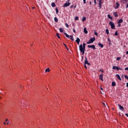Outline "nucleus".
<instances>
[{
	"label": "nucleus",
	"instance_id": "obj_10",
	"mask_svg": "<svg viewBox=\"0 0 128 128\" xmlns=\"http://www.w3.org/2000/svg\"><path fill=\"white\" fill-rule=\"evenodd\" d=\"M76 42H77V44H80V38H77L76 40Z\"/></svg>",
	"mask_w": 128,
	"mask_h": 128
},
{
	"label": "nucleus",
	"instance_id": "obj_23",
	"mask_svg": "<svg viewBox=\"0 0 128 128\" xmlns=\"http://www.w3.org/2000/svg\"><path fill=\"white\" fill-rule=\"evenodd\" d=\"M51 6H52V8H54V6H56V3L52 2V3Z\"/></svg>",
	"mask_w": 128,
	"mask_h": 128
},
{
	"label": "nucleus",
	"instance_id": "obj_62",
	"mask_svg": "<svg viewBox=\"0 0 128 128\" xmlns=\"http://www.w3.org/2000/svg\"><path fill=\"white\" fill-rule=\"evenodd\" d=\"M125 56L124 55V56Z\"/></svg>",
	"mask_w": 128,
	"mask_h": 128
},
{
	"label": "nucleus",
	"instance_id": "obj_44",
	"mask_svg": "<svg viewBox=\"0 0 128 128\" xmlns=\"http://www.w3.org/2000/svg\"><path fill=\"white\" fill-rule=\"evenodd\" d=\"M84 66L85 68H88V67H86V64H84Z\"/></svg>",
	"mask_w": 128,
	"mask_h": 128
},
{
	"label": "nucleus",
	"instance_id": "obj_51",
	"mask_svg": "<svg viewBox=\"0 0 128 128\" xmlns=\"http://www.w3.org/2000/svg\"><path fill=\"white\" fill-rule=\"evenodd\" d=\"M100 90H104V88H102V86H100Z\"/></svg>",
	"mask_w": 128,
	"mask_h": 128
},
{
	"label": "nucleus",
	"instance_id": "obj_53",
	"mask_svg": "<svg viewBox=\"0 0 128 128\" xmlns=\"http://www.w3.org/2000/svg\"><path fill=\"white\" fill-rule=\"evenodd\" d=\"M121 78H124V75H122V76H121Z\"/></svg>",
	"mask_w": 128,
	"mask_h": 128
},
{
	"label": "nucleus",
	"instance_id": "obj_30",
	"mask_svg": "<svg viewBox=\"0 0 128 128\" xmlns=\"http://www.w3.org/2000/svg\"><path fill=\"white\" fill-rule=\"evenodd\" d=\"M56 36L58 38H60V34L57 33L56 34Z\"/></svg>",
	"mask_w": 128,
	"mask_h": 128
},
{
	"label": "nucleus",
	"instance_id": "obj_29",
	"mask_svg": "<svg viewBox=\"0 0 128 128\" xmlns=\"http://www.w3.org/2000/svg\"><path fill=\"white\" fill-rule=\"evenodd\" d=\"M114 34L115 36H118V30H116V31L115 32V33H114Z\"/></svg>",
	"mask_w": 128,
	"mask_h": 128
},
{
	"label": "nucleus",
	"instance_id": "obj_55",
	"mask_svg": "<svg viewBox=\"0 0 128 128\" xmlns=\"http://www.w3.org/2000/svg\"><path fill=\"white\" fill-rule=\"evenodd\" d=\"M82 60H84V56H82Z\"/></svg>",
	"mask_w": 128,
	"mask_h": 128
},
{
	"label": "nucleus",
	"instance_id": "obj_11",
	"mask_svg": "<svg viewBox=\"0 0 128 128\" xmlns=\"http://www.w3.org/2000/svg\"><path fill=\"white\" fill-rule=\"evenodd\" d=\"M113 14H114V18H118V12H114L113 13Z\"/></svg>",
	"mask_w": 128,
	"mask_h": 128
},
{
	"label": "nucleus",
	"instance_id": "obj_19",
	"mask_svg": "<svg viewBox=\"0 0 128 128\" xmlns=\"http://www.w3.org/2000/svg\"><path fill=\"white\" fill-rule=\"evenodd\" d=\"M112 86H116V82H112Z\"/></svg>",
	"mask_w": 128,
	"mask_h": 128
},
{
	"label": "nucleus",
	"instance_id": "obj_60",
	"mask_svg": "<svg viewBox=\"0 0 128 128\" xmlns=\"http://www.w3.org/2000/svg\"><path fill=\"white\" fill-rule=\"evenodd\" d=\"M70 0H68V2H70Z\"/></svg>",
	"mask_w": 128,
	"mask_h": 128
},
{
	"label": "nucleus",
	"instance_id": "obj_6",
	"mask_svg": "<svg viewBox=\"0 0 128 128\" xmlns=\"http://www.w3.org/2000/svg\"><path fill=\"white\" fill-rule=\"evenodd\" d=\"M88 48H92L93 50H96V46L94 45H88Z\"/></svg>",
	"mask_w": 128,
	"mask_h": 128
},
{
	"label": "nucleus",
	"instance_id": "obj_18",
	"mask_svg": "<svg viewBox=\"0 0 128 128\" xmlns=\"http://www.w3.org/2000/svg\"><path fill=\"white\" fill-rule=\"evenodd\" d=\"M64 34L66 36V38H70V36L66 32H64Z\"/></svg>",
	"mask_w": 128,
	"mask_h": 128
},
{
	"label": "nucleus",
	"instance_id": "obj_12",
	"mask_svg": "<svg viewBox=\"0 0 128 128\" xmlns=\"http://www.w3.org/2000/svg\"><path fill=\"white\" fill-rule=\"evenodd\" d=\"M123 22H124V20H122V19H120V20H118V22H117V24H120L122 23Z\"/></svg>",
	"mask_w": 128,
	"mask_h": 128
},
{
	"label": "nucleus",
	"instance_id": "obj_13",
	"mask_svg": "<svg viewBox=\"0 0 128 128\" xmlns=\"http://www.w3.org/2000/svg\"><path fill=\"white\" fill-rule=\"evenodd\" d=\"M68 6V2H66L63 6H62V7L63 8H66Z\"/></svg>",
	"mask_w": 128,
	"mask_h": 128
},
{
	"label": "nucleus",
	"instance_id": "obj_49",
	"mask_svg": "<svg viewBox=\"0 0 128 128\" xmlns=\"http://www.w3.org/2000/svg\"><path fill=\"white\" fill-rule=\"evenodd\" d=\"M126 88H128V82H127V83L126 84Z\"/></svg>",
	"mask_w": 128,
	"mask_h": 128
},
{
	"label": "nucleus",
	"instance_id": "obj_35",
	"mask_svg": "<svg viewBox=\"0 0 128 128\" xmlns=\"http://www.w3.org/2000/svg\"><path fill=\"white\" fill-rule=\"evenodd\" d=\"M70 38V40H72V38H74V36H69Z\"/></svg>",
	"mask_w": 128,
	"mask_h": 128
},
{
	"label": "nucleus",
	"instance_id": "obj_56",
	"mask_svg": "<svg viewBox=\"0 0 128 128\" xmlns=\"http://www.w3.org/2000/svg\"><path fill=\"white\" fill-rule=\"evenodd\" d=\"M8 119H6V122H8Z\"/></svg>",
	"mask_w": 128,
	"mask_h": 128
},
{
	"label": "nucleus",
	"instance_id": "obj_45",
	"mask_svg": "<svg viewBox=\"0 0 128 128\" xmlns=\"http://www.w3.org/2000/svg\"><path fill=\"white\" fill-rule=\"evenodd\" d=\"M73 32H76V30L74 29V27Z\"/></svg>",
	"mask_w": 128,
	"mask_h": 128
},
{
	"label": "nucleus",
	"instance_id": "obj_17",
	"mask_svg": "<svg viewBox=\"0 0 128 128\" xmlns=\"http://www.w3.org/2000/svg\"><path fill=\"white\" fill-rule=\"evenodd\" d=\"M98 46H99L100 48H104V44H102L101 43H98Z\"/></svg>",
	"mask_w": 128,
	"mask_h": 128
},
{
	"label": "nucleus",
	"instance_id": "obj_31",
	"mask_svg": "<svg viewBox=\"0 0 128 128\" xmlns=\"http://www.w3.org/2000/svg\"><path fill=\"white\" fill-rule=\"evenodd\" d=\"M118 66H113L112 70H117Z\"/></svg>",
	"mask_w": 128,
	"mask_h": 128
},
{
	"label": "nucleus",
	"instance_id": "obj_52",
	"mask_svg": "<svg viewBox=\"0 0 128 128\" xmlns=\"http://www.w3.org/2000/svg\"><path fill=\"white\" fill-rule=\"evenodd\" d=\"M128 8V4H126V8Z\"/></svg>",
	"mask_w": 128,
	"mask_h": 128
},
{
	"label": "nucleus",
	"instance_id": "obj_61",
	"mask_svg": "<svg viewBox=\"0 0 128 128\" xmlns=\"http://www.w3.org/2000/svg\"><path fill=\"white\" fill-rule=\"evenodd\" d=\"M72 26H74V24H72Z\"/></svg>",
	"mask_w": 128,
	"mask_h": 128
},
{
	"label": "nucleus",
	"instance_id": "obj_27",
	"mask_svg": "<svg viewBox=\"0 0 128 128\" xmlns=\"http://www.w3.org/2000/svg\"><path fill=\"white\" fill-rule=\"evenodd\" d=\"M122 70V68L117 66L116 70Z\"/></svg>",
	"mask_w": 128,
	"mask_h": 128
},
{
	"label": "nucleus",
	"instance_id": "obj_34",
	"mask_svg": "<svg viewBox=\"0 0 128 128\" xmlns=\"http://www.w3.org/2000/svg\"><path fill=\"white\" fill-rule=\"evenodd\" d=\"M64 44L66 47V48L67 50H69L68 48V46H66V44Z\"/></svg>",
	"mask_w": 128,
	"mask_h": 128
},
{
	"label": "nucleus",
	"instance_id": "obj_33",
	"mask_svg": "<svg viewBox=\"0 0 128 128\" xmlns=\"http://www.w3.org/2000/svg\"><path fill=\"white\" fill-rule=\"evenodd\" d=\"M122 60V57H118L116 58V60Z\"/></svg>",
	"mask_w": 128,
	"mask_h": 128
},
{
	"label": "nucleus",
	"instance_id": "obj_3",
	"mask_svg": "<svg viewBox=\"0 0 128 128\" xmlns=\"http://www.w3.org/2000/svg\"><path fill=\"white\" fill-rule=\"evenodd\" d=\"M109 24L112 30H114V28H116V26L114 25V22L112 21L110 22Z\"/></svg>",
	"mask_w": 128,
	"mask_h": 128
},
{
	"label": "nucleus",
	"instance_id": "obj_37",
	"mask_svg": "<svg viewBox=\"0 0 128 128\" xmlns=\"http://www.w3.org/2000/svg\"><path fill=\"white\" fill-rule=\"evenodd\" d=\"M74 20H78V16H76L74 18Z\"/></svg>",
	"mask_w": 128,
	"mask_h": 128
},
{
	"label": "nucleus",
	"instance_id": "obj_2",
	"mask_svg": "<svg viewBox=\"0 0 128 128\" xmlns=\"http://www.w3.org/2000/svg\"><path fill=\"white\" fill-rule=\"evenodd\" d=\"M94 40H96V37H93V38H90L89 40V41L88 42H86V44H93L94 42Z\"/></svg>",
	"mask_w": 128,
	"mask_h": 128
},
{
	"label": "nucleus",
	"instance_id": "obj_38",
	"mask_svg": "<svg viewBox=\"0 0 128 128\" xmlns=\"http://www.w3.org/2000/svg\"><path fill=\"white\" fill-rule=\"evenodd\" d=\"M67 4H68V6H70V2H68L67 1Z\"/></svg>",
	"mask_w": 128,
	"mask_h": 128
},
{
	"label": "nucleus",
	"instance_id": "obj_40",
	"mask_svg": "<svg viewBox=\"0 0 128 128\" xmlns=\"http://www.w3.org/2000/svg\"><path fill=\"white\" fill-rule=\"evenodd\" d=\"M124 78H126L127 80H128V76L124 75Z\"/></svg>",
	"mask_w": 128,
	"mask_h": 128
},
{
	"label": "nucleus",
	"instance_id": "obj_22",
	"mask_svg": "<svg viewBox=\"0 0 128 128\" xmlns=\"http://www.w3.org/2000/svg\"><path fill=\"white\" fill-rule=\"evenodd\" d=\"M86 20V16H83L82 18V22H85Z\"/></svg>",
	"mask_w": 128,
	"mask_h": 128
},
{
	"label": "nucleus",
	"instance_id": "obj_46",
	"mask_svg": "<svg viewBox=\"0 0 128 128\" xmlns=\"http://www.w3.org/2000/svg\"><path fill=\"white\" fill-rule=\"evenodd\" d=\"M125 70H128V67H126L124 68Z\"/></svg>",
	"mask_w": 128,
	"mask_h": 128
},
{
	"label": "nucleus",
	"instance_id": "obj_43",
	"mask_svg": "<svg viewBox=\"0 0 128 128\" xmlns=\"http://www.w3.org/2000/svg\"><path fill=\"white\" fill-rule=\"evenodd\" d=\"M74 8V4L70 6V8Z\"/></svg>",
	"mask_w": 128,
	"mask_h": 128
},
{
	"label": "nucleus",
	"instance_id": "obj_58",
	"mask_svg": "<svg viewBox=\"0 0 128 128\" xmlns=\"http://www.w3.org/2000/svg\"><path fill=\"white\" fill-rule=\"evenodd\" d=\"M10 124V122H7V124Z\"/></svg>",
	"mask_w": 128,
	"mask_h": 128
},
{
	"label": "nucleus",
	"instance_id": "obj_24",
	"mask_svg": "<svg viewBox=\"0 0 128 128\" xmlns=\"http://www.w3.org/2000/svg\"><path fill=\"white\" fill-rule=\"evenodd\" d=\"M84 34H88V30H86V28H84Z\"/></svg>",
	"mask_w": 128,
	"mask_h": 128
},
{
	"label": "nucleus",
	"instance_id": "obj_59",
	"mask_svg": "<svg viewBox=\"0 0 128 128\" xmlns=\"http://www.w3.org/2000/svg\"><path fill=\"white\" fill-rule=\"evenodd\" d=\"M90 4H92V2H90Z\"/></svg>",
	"mask_w": 128,
	"mask_h": 128
},
{
	"label": "nucleus",
	"instance_id": "obj_8",
	"mask_svg": "<svg viewBox=\"0 0 128 128\" xmlns=\"http://www.w3.org/2000/svg\"><path fill=\"white\" fill-rule=\"evenodd\" d=\"M119 110H122L124 112V106H122L120 104H118Z\"/></svg>",
	"mask_w": 128,
	"mask_h": 128
},
{
	"label": "nucleus",
	"instance_id": "obj_36",
	"mask_svg": "<svg viewBox=\"0 0 128 128\" xmlns=\"http://www.w3.org/2000/svg\"><path fill=\"white\" fill-rule=\"evenodd\" d=\"M94 34L95 36H98V32H96V30L94 31Z\"/></svg>",
	"mask_w": 128,
	"mask_h": 128
},
{
	"label": "nucleus",
	"instance_id": "obj_26",
	"mask_svg": "<svg viewBox=\"0 0 128 128\" xmlns=\"http://www.w3.org/2000/svg\"><path fill=\"white\" fill-rule=\"evenodd\" d=\"M106 32L107 34H110V32L108 31V29L106 30Z\"/></svg>",
	"mask_w": 128,
	"mask_h": 128
},
{
	"label": "nucleus",
	"instance_id": "obj_21",
	"mask_svg": "<svg viewBox=\"0 0 128 128\" xmlns=\"http://www.w3.org/2000/svg\"><path fill=\"white\" fill-rule=\"evenodd\" d=\"M54 20L55 22H58V20L56 17L54 18Z\"/></svg>",
	"mask_w": 128,
	"mask_h": 128
},
{
	"label": "nucleus",
	"instance_id": "obj_50",
	"mask_svg": "<svg viewBox=\"0 0 128 128\" xmlns=\"http://www.w3.org/2000/svg\"><path fill=\"white\" fill-rule=\"evenodd\" d=\"M74 8H76V5L74 6Z\"/></svg>",
	"mask_w": 128,
	"mask_h": 128
},
{
	"label": "nucleus",
	"instance_id": "obj_39",
	"mask_svg": "<svg viewBox=\"0 0 128 128\" xmlns=\"http://www.w3.org/2000/svg\"><path fill=\"white\" fill-rule=\"evenodd\" d=\"M65 26H66V28H68V24H67V23L65 24Z\"/></svg>",
	"mask_w": 128,
	"mask_h": 128
},
{
	"label": "nucleus",
	"instance_id": "obj_20",
	"mask_svg": "<svg viewBox=\"0 0 128 128\" xmlns=\"http://www.w3.org/2000/svg\"><path fill=\"white\" fill-rule=\"evenodd\" d=\"M121 1L122 2V4H124V2L128 4V0H121Z\"/></svg>",
	"mask_w": 128,
	"mask_h": 128
},
{
	"label": "nucleus",
	"instance_id": "obj_42",
	"mask_svg": "<svg viewBox=\"0 0 128 128\" xmlns=\"http://www.w3.org/2000/svg\"><path fill=\"white\" fill-rule=\"evenodd\" d=\"M86 0H83V2H84V4H86Z\"/></svg>",
	"mask_w": 128,
	"mask_h": 128
},
{
	"label": "nucleus",
	"instance_id": "obj_28",
	"mask_svg": "<svg viewBox=\"0 0 128 128\" xmlns=\"http://www.w3.org/2000/svg\"><path fill=\"white\" fill-rule=\"evenodd\" d=\"M60 32H64V30L62 29V28H60Z\"/></svg>",
	"mask_w": 128,
	"mask_h": 128
},
{
	"label": "nucleus",
	"instance_id": "obj_14",
	"mask_svg": "<svg viewBox=\"0 0 128 128\" xmlns=\"http://www.w3.org/2000/svg\"><path fill=\"white\" fill-rule=\"evenodd\" d=\"M116 76H117V78H118V80H122V78H120V74H116Z\"/></svg>",
	"mask_w": 128,
	"mask_h": 128
},
{
	"label": "nucleus",
	"instance_id": "obj_54",
	"mask_svg": "<svg viewBox=\"0 0 128 128\" xmlns=\"http://www.w3.org/2000/svg\"><path fill=\"white\" fill-rule=\"evenodd\" d=\"M72 40V42H74V38H72V39H71Z\"/></svg>",
	"mask_w": 128,
	"mask_h": 128
},
{
	"label": "nucleus",
	"instance_id": "obj_57",
	"mask_svg": "<svg viewBox=\"0 0 128 128\" xmlns=\"http://www.w3.org/2000/svg\"><path fill=\"white\" fill-rule=\"evenodd\" d=\"M6 123L5 122H4V124H6Z\"/></svg>",
	"mask_w": 128,
	"mask_h": 128
},
{
	"label": "nucleus",
	"instance_id": "obj_4",
	"mask_svg": "<svg viewBox=\"0 0 128 128\" xmlns=\"http://www.w3.org/2000/svg\"><path fill=\"white\" fill-rule=\"evenodd\" d=\"M85 60L84 62V64H88V66H90V63L88 62V58L86 57H85Z\"/></svg>",
	"mask_w": 128,
	"mask_h": 128
},
{
	"label": "nucleus",
	"instance_id": "obj_48",
	"mask_svg": "<svg viewBox=\"0 0 128 128\" xmlns=\"http://www.w3.org/2000/svg\"><path fill=\"white\" fill-rule=\"evenodd\" d=\"M94 2L95 4H96V0H94Z\"/></svg>",
	"mask_w": 128,
	"mask_h": 128
},
{
	"label": "nucleus",
	"instance_id": "obj_25",
	"mask_svg": "<svg viewBox=\"0 0 128 128\" xmlns=\"http://www.w3.org/2000/svg\"><path fill=\"white\" fill-rule=\"evenodd\" d=\"M108 42H109L108 44H110V46H112V44L110 42L111 41L110 38H108Z\"/></svg>",
	"mask_w": 128,
	"mask_h": 128
},
{
	"label": "nucleus",
	"instance_id": "obj_9",
	"mask_svg": "<svg viewBox=\"0 0 128 128\" xmlns=\"http://www.w3.org/2000/svg\"><path fill=\"white\" fill-rule=\"evenodd\" d=\"M102 0H98V6L100 8H102Z\"/></svg>",
	"mask_w": 128,
	"mask_h": 128
},
{
	"label": "nucleus",
	"instance_id": "obj_32",
	"mask_svg": "<svg viewBox=\"0 0 128 128\" xmlns=\"http://www.w3.org/2000/svg\"><path fill=\"white\" fill-rule=\"evenodd\" d=\"M56 14H58V8H56Z\"/></svg>",
	"mask_w": 128,
	"mask_h": 128
},
{
	"label": "nucleus",
	"instance_id": "obj_7",
	"mask_svg": "<svg viewBox=\"0 0 128 128\" xmlns=\"http://www.w3.org/2000/svg\"><path fill=\"white\" fill-rule=\"evenodd\" d=\"M116 6L114 7V8L115 10H118V8H120V3L117 2L116 3Z\"/></svg>",
	"mask_w": 128,
	"mask_h": 128
},
{
	"label": "nucleus",
	"instance_id": "obj_41",
	"mask_svg": "<svg viewBox=\"0 0 128 128\" xmlns=\"http://www.w3.org/2000/svg\"><path fill=\"white\" fill-rule=\"evenodd\" d=\"M100 72H104V70H102V69H100Z\"/></svg>",
	"mask_w": 128,
	"mask_h": 128
},
{
	"label": "nucleus",
	"instance_id": "obj_1",
	"mask_svg": "<svg viewBox=\"0 0 128 128\" xmlns=\"http://www.w3.org/2000/svg\"><path fill=\"white\" fill-rule=\"evenodd\" d=\"M86 43H83V46L82 44H80L79 46V50H80V52H82V56L84 54V51L86 50Z\"/></svg>",
	"mask_w": 128,
	"mask_h": 128
},
{
	"label": "nucleus",
	"instance_id": "obj_5",
	"mask_svg": "<svg viewBox=\"0 0 128 128\" xmlns=\"http://www.w3.org/2000/svg\"><path fill=\"white\" fill-rule=\"evenodd\" d=\"M99 80H100L102 82H104V74H102L99 76Z\"/></svg>",
	"mask_w": 128,
	"mask_h": 128
},
{
	"label": "nucleus",
	"instance_id": "obj_16",
	"mask_svg": "<svg viewBox=\"0 0 128 128\" xmlns=\"http://www.w3.org/2000/svg\"><path fill=\"white\" fill-rule=\"evenodd\" d=\"M107 16L111 20H112V16H111L110 14H108Z\"/></svg>",
	"mask_w": 128,
	"mask_h": 128
},
{
	"label": "nucleus",
	"instance_id": "obj_47",
	"mask_svg": "<svg viewBox=\"0 0 128 128\" xmlns=\"http://www.w3.org/2000/svg\"><path fill=\"white\" fill-rule=\"evenodd\" d=\"M120 24H118L117 26V27H118V28H120Z\"/></svg>",
	"mask_w": 128,
	"mask_h": 128
},
{
	"label": "nucleus",
	"instance_id": "obj_15",
	"mask_svg": "<svg viewBox=\"0 0 128 128\" xmlns=\"http://www.w3.org/2000/svg\"><path fill=\"white\" fill-rule=\"evenodd\" d=\"M46 72H50V68H47L45 70Z\"/></svg>",
	"mask_w": 128,
	"mask_h": 128
}]
</instances>
